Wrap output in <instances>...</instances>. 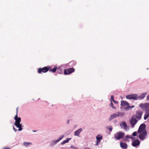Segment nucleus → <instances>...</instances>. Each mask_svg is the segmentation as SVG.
Wrapping results in <instances>:
<instances>
[{"label":"nucleus","mask_w":149,"mask_h":149,"mask_svg":"<svg viewBox=\"0 0 149 149\" xmlns=\"http://www.w3.org/2000/svg\"><path fill=\"white\" fill-rule=\"evenodd\" d=\"M17 112L18 108H17L16 115L15 116L14 118V119L15 120V125L16 126L19 128L18 130L19 131H21L22 130V125L21 124H20V122L21 121V118L19 117L18 118Z\"/></svg>","instance_id":"nucleus-1"},{"label":"nucleus","mask_w":149,"mask_h":149,"mask_svg":"<svg viewBox=\"0 0 149 149\" xmlns=\"http://www.w3.org/2000/svg\"><path fill=\"white\" fill-rule=\"evenodd\" d=\"M125 136V133L119 132L116 133L114 135V138L117 140H119L123 138Z\"/></svg>","instance_id":"nucleus-2"},{"label":"nucleus","mask_w":149,"mask_h":149,"mask_svg":"<svg viewBox=\"0 0 149 149\" xmlns=\"http://www.w3.org/2000/svg\"><path fill=\"white\" fill-rule=\"evenodd\" d=\"M49 66H45L42 68H40L38 69V72L39 74H41L42 72L46 73L49 71Z\"/></svg>","instance_id":"nucleus-3"},{"label":"nucleus","mask_w":149,"mask_h":149,"mask_svg":"<svg viewBox=\"0 0 149 149\" xmlns=\"http://www.w3.org/2000/svg\"><path fill=\"white\" fill-rule=\"evenodd\" d=\"M143 114V112L141 110H137L135 114L133 116H135V118H137L138 120H140L141 118V116Z\"/></svg>","instance_id":"nucleus-4"},{"label":"nucleus","mask_w":149,"mask_h":149,"mask_svg":"<svg viewBox=\"0 0 149 149\" xmlns=\"http://www.w3.org/2000/svg\"><path fill=\"white\" fill-rule=\"evenodd\" d=\"M135 116H132L130 120V123L132 127H133L135 125L138 121V120L135 118Z\"/></svg>","instance_id":"nucleus-5"},{"label":"nucleus","mask_w":149,"mask_h":149,"mask_svg":"<svg viewBox=\"0 0 149 149\" xmlns=\"http://www.w3.org/2000/svg\"><path fill=\"white\" fill-rule=\"evenodd\" d=\"M139 135V138L141 140H144L147 135V131L140 132Z\"/></svg>","instance_id":"nucleus-6"},{"label":"nucleus","mask_w":149,"mask_h":149,"mask_svg":"<svg viewBox=\"0 0 149 149\" xmlns=\"http://www.w3.org/2000/svg\"><path fill=\"white\" fill-rule=\"evenodd\" d=\"M75 71V69L73 68H70L65 69L64 71V73L65 74H69L72 73L74 72Z\"/></svg>","instance_id":"nucleus-7"},{"label":"nucleus","mask_w":149,"mask_h":149,"mask_svg":"<svg viewBox=\"0 0 149 149\" xmlns=\"http://www.w3.org/2000/svg\"><path fill=\"white\" fill-rule=\"evenodd\" d=\"M146 125L144 124H141L139 127L138 131V133L146 131Z\"/></svg>","instance_id":"nucleus-8"},{"label":"nucleus","mask_w":149,"mask_h":149,"mask_svg":"<svg viewBox=\"0 0 149 149\" xmlns=\"http://www.w3.org/2000/svg\"><path fill=\"white\" fill-rule=\"evenodd\" d=\"M126 98L129 99H134L136 100L137 99V95L133 94L132 95H128L126 96Z\"/></svg>","instance_id":"nucleus-9"},{"label":"nucleus","mask_w":149,"mask_h":149,"mask_svg":"<svg viewBox=\"0 0 149 149\" xmlns=\"http://www.w3.org/2000/svg\"><path fill=\"white\" fill-rule=\"evenodd\" d=\"M120 114V113L119 112L113 113L109 118V120L111 121L113 119L117 118L119 116Z\"/></svg>","instance_id":"nucleus-10"},{"label":"nucleus","mask_w":149,"mask_h":149,"mask_svg":"<svg viewBox=\"0 0 149 149\" xmlns=\"http://www.w3.org/2000/svg\"><path fill=\"white\" fill-rule=\"evenodd\" d=\"M140 106L143 109H147L149 107V103L141 104Z\"/></svg>","instance_id":"nucleus-11"},{"label":"nucleus","mask_w":149,"mask_h":149,"mask_svg":"<svg viewBox=\"0 0 149 149\" xmlns=\"http://www.w3.org/2000/svg\"><path fill=\"white\" fill-rule=\"evenodd\" d=\"M97 141L96 142V145H98L99 143L100 142V140L102 139V135H98L96 137Z\"/></svg>","instance_id":"nucleus-12"},{"label":"nucleus","mask_w":149,"mask_h":149,"mask_svg":"<svg viewBox=\"0 0 149 149\" xmlns=\"http://www.w3.org/2000/svg\"><path fill=\"white\" fill-rule=\"evenodd\" d=\"M140 142L139 140L137 139L134 141L132 143V145L134 147L136 146L139 145Z\"/></svg>","instance_id":"nucleus-13"},{"label":"nucleus","mask_w":149,"mask_h":149,"mask_svg":"<svg viewBox=\"0 0 149 149\" xmlns=\"http://www.w3.org/2000/svg\"><path fill=\"white\" fill-rule=\"evenodd\" d=\"M121 105L122 106H127V107L129 106L128 103L127 102L125 101H121Z\"/></svg>","instance_id":"nucleus-14"},{"label":"nucleus","mask_w":149,"mask_h":149,"mask_svg":"<svg viewBox=\"0 0 149 149\" xmlns=\"http://www.w3.org/2000/svg\"><path fill=\"white\" fill-rule=\"evenodd\" d=\"M82 131V128H80L74 132V135L75 136H79L80 133Z\"/></svg>","instance_id":"nucleus-15"},{"label":"nucleus","mask_w":149,"mask_h":149,"mask_svg":"<svg viewBox=\"0 0 149 149\" xmlns=\"http://www.w3.org/2000/svg\"><path fill=\"white\" fill-rule=\"evenodd\" d=\"M120 147L124 149H126L127 148V145L126 143L120 142Z\"/></svg>","instance_id":"nucleus-16"},{"label":"nucleus","mask_w":149,"mask_h":149,"mask_svg":"<svg viewBox=\"0 0 149 149\" xmlns=\"http://www.w3.org/2000/svg\"><path fill=\"white\" fill-rule=\"evenodd\" d=\"M57 69V67L56 66H55L54 68L53 69L51 68V67H49V70L50 72L54 73L56 72Z\"/></svg>","instance_id":"nucleus-17"},{"label":"nucleus","mask_w":149,"mask_h":149,"mask_svg":"<svg viewBox=\"0 0 149 149\" xmlns=\"http://www.w3.org/2000/svg\"><path fill=\"white\" fill-rule=\"evenodd\" d=\"M149 117V112L147 111L146 112L144 117V120H146Z\"/></svg>","instance_id":"nucleus-18"},{"label":"nucleus","mask_w":149,"mask_h":149,"mask_svg":"<svg viewBox=\"0 0 149 149\" xmlns=\"http://www.w3.org/2000/svg\"><path fill=\"white\" fill-rule=\"evenodd\" d=\"M76 63V62L75 61H72L70 62L69 64V65H71L70 66L72 67L73 66H74L75 65Z\"/></svg>","instance_id":"nucleus-19"},{"label":"nucleus","mask_w":149,"mask_h":149,"mask_svg":"<svg viewBox=\"0 0 149 149\" xmlns=\"http://www.w3.org/2000/svg\"><path fill=\"white\" fill-rule=\"evenodd\" d=\"M120 125L121 126V125H122L123 126V127L125 129H126V128L127 127V125H126V123L125 121L122 122L121 123Z\"/></svg>","instance_id":"nucleus-20"},{"label":"nucleus","mask_w":149,"mask_h":149,"mask_svg":"<svg viewBox=\"0 0 149 149\" xmlns=\"http://www.w3.org/2000/svg\"><path fill=\"white\" fill-rule=\"evenodd\" d=\"M71 139V138H67L65 140H64L62 143L61 144H64L66 143H68L69 140Z\"/></svg>","instance_id":"nucleus-21"},{"label":"nucleus","mask_w":149,"mask_h":149,"mask_svg":"<svg viewBox=\"0 0 149 149\" xmlns=\"http://www.w3.org/2000/svg\"><path fill=\"white\" fill-rule=\"evenodd\" d=\"M31 144H32V143L31 142H24L23 143V145L26 147H27L29 145Z\"/></svg>","instance_id":"nucleus-22"},{"label":"nucleus","mask_w":149,"mask_h":149,"mask_svg":"<svg viewBox=\"0 0 149 149\" xmlns=\"http://www.w3.org/2000/svg\"><path fill=\"white\" fill-rule=\"evenodd\" d=\"M146 95V93H143L139 96V97L141 99H143L145 97Z\"/></svg>","instance_id":"nucleus-23"},{"label":"nucleus","mask_w":149,"mask_h":149,"mask_svg":"<svg viewBox=\"0 0 149 149\" xmlns=\"http://www.w3.org/2000/svg\"><path fill=\"white\" fill-rule=\"evenodd\" d=\"M110 106L113 109H116V108H115V107L113 106V104L112 103V102H111Z\"/></svg>","instance_id":"nucleus-24"},{"label":"nucleus","mask_w":149,"mask_h":149,"mask_svg":"<svg viewBox=\"0 0 149 149\" xmlns=\"http://www.w3.org/2000/svg\"><path fill=\"white\" fill-rule=\"evenodd\" d=\"M113 100H114V97L113 95H111V102H112V101H113Z\"/></svg>","instance_id":"nucleus-25"},{"label":"nucleus","mask_w":149,"mask_h":149,"mask_svg":"<svg viewBox=\"0 0 149 149\" xmlns=\"http://www.w3.org/2000/svg\"><path fill=\"white\" fill-rule=\"evenodd\" d=\"M63 137H64V135L61 136H60L58 138V140L60 141L62 139V138H63Z\"/></svg>","instance_id":"nucleus-26"},{"label":"nucleus","mask_w":149,"mask_h":149,"mask_svg":"<svg viewBox=\"0 0 149 149\" xmlns=\"http://www.w3.org/2000/svg\"><path fill=\"white\" fill-rule=\"evenodd\" d=\"M137 134V132H135L133 133L132 135L133 136H135Z\"/></svg>","instance_id":"nucleus-27"},{"label":"nucleus","mask_w":149,"mask_h":149,"mask_svg":"<svg viewBox=\"0 0 149 149\" xmlns=\"http://www.w3.org/2000/svg\"><path fill=\"white\" fill-rule=\"evenodd\" d=\"M107 129H108L110 131H112V128L111 127H107Z\"/></svg>","instance_id":"nucleus-28"},{"label":"nucleus","mask_w":149,"mask_h":149,"mask_svg":"<svg viewBox=\"0 0 149 149\" xmlns=\"http://www.w3.org/2000/svg\"><path fill=\"white\" fill-rule=\"evenodd\" d=\"M2 149H10V148L8 147H5L3 148Z\"/></svg>","instance_id":"nucleus-29"},{"label":"nucleus","mask_w":149,"mask_h":149,"mask_svg":"<svg viewBox=\"0 0 149 149\" xmlns=\"http://www.w3.org/2000/svg\"><path fill=\"white\" fill-rule=\"evenodd\" d=\"M13 129L15 132H16L17 131V130L14 127H13Z\"/></svg>","instance_id":"nucleus-30"},{"label":"nucleus","mask_w":149,"mask_h":149,"mask_svg":"<svg viewBox=\"0 0 149 149\" xmlns=\"http://www.w3.org/2000/svg\"><path fill=\"white\" fill-rule=\"evenodd\" d=\"M113 101L115 103L118 104V102L117 101H115V100H113Z\"/></svg>","instance_id":"nucleus-31"},{"label":"nucleus","mask_w":149,"mask_h":149,"mask_svg":"<svg viewBox=\"0 0 149 149\" xmlns=\"http://www.w3.org/2000/svg\"><path fill=\"white\" fill-rule=\"evenodd\" d=\"M126 137L128 138H131L132 139H133V138H130V136H126Z\"/></svg>","instance_id":"nucleus-32"},{"label":"nucleus","mask_w":149,"mask_h":149,"mask_svg":"<svg viewBox=\"0 0 149 149\" xmlns=\"http://www.w3.org/2000/svg\"><path fill=\"white\" fill-rule=\"evenodd\" d=\"M134 106L133 105H132V106H131V107H130L129 106H128V107L129 108H134Z\"/></svg>","instance_id":"nucleus-33"},{"label":"nucleus","mask_w":149,"mask_h":149,"mask_svg":"<svg viewBox=\"0 0 149 149\" xmlns=\"http://www.w3.org/2000/svg\"><path fill=\"white\" fill-rule=\"evenodd\" d=\"M147 99L148 100H149V95H148L147 97Z\"/></svg>","instance_id":"nucleus-34"},{"label":"nucleus","mask_w":149,"mask_h":149,"mask_svg":"<svg viewBox=\"0 0 149 149\" xmlns=\"http://www.w3.org/2000/svg\"><path fill=\"white\" fill-rule=\"evenodd\" d=\"M60 140H58V139L57 140H56V142L57 143Z\"/></svg>","instance_id":"nucleus-35"},{"label":"nucleus","mask_w":149,"mask_h":149,"mask_svg":"<svg viewBox=\"0 0 149 149\" xmlns=\"http://www.w3.org/2000/svg\"><path fill=\"white\" fill-rule=\"evenodd\" d=\"M69 120H68V121H67V123L68 124H69Z\"/></svg>","instance_id":"nucleus-36"},{"label":"nucleus","mask_w":149,"mask_h":149,"mask_svg":"<svg viewBox=\"0 0 149 149\" xmlns=\"http://www.w3.org/2000/svg\"><path fill=\"white\" fill-rule=\"evenodd\" d=\"M84 149H90V148H85Z\"/></svg>","instance_id":"nucleus-37"},{"label":"nucleus","mask_w":149,"mask_h":149,"mask_svg":"<svg viewBox=\"0 0 149 149\" xmlns=\"http://www.w3.org/2000/svg\"><path fill=\"white\" fill-rule=\"evenodd\" d=\"M33 131L34 132H36V131L33 130Z\"/></svg>","instance_id":"nucleus-38"},{"label":"nucleus","mask_w":149,"mask_h":149,"mask_svg":"<svg viewBox=\"0 0 149 149\" xmlns=\"http://www.w3.org/2000/svg\"><path fill=\"white\" fill-rule=\"evenodd\" d=\"M148 111H149V109H148Z\"/></svg>","instance_id":"nucleus-39"}]
</instances>
